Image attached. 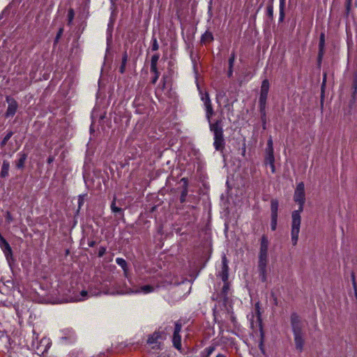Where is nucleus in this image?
<instances>
[{"label":"nucleus","mask_w":357,"mask_h":357,"mask_svg":"<svg viewBox=\"0 0 357 357\" xmlns=\"http://www.w3.org/2000/svg\"><path fill=\"white\" fill-rule=\"evenodd\" d=\"M125 66L126 65L122 64L121 68H120V71H121V73H123L124 72Z\"/></svg>","instance_id":"39"},{"label":"nucleus","mask_w":357,"mask_h":357,"mask_svg":"<svg viewBox=\"0 0 357 357\" xmlns=\"http://www.w3.org/2000/svg\"><path fill=\"white\" fill-rule=\"evenodd\" d=\"M6 102L8 105L5 115L6 117L13 116L17 112L18 104L14 98L10 97L6 98Z\"/></svg>","instance_id":"9"},{"label":"nucleus","mask_w":357,"mask_h":357,"mask_svg":"<svg viewBox=\"0 0 357 357\" xmlns=\"http://www.w3.org/2000/svg\"><path fill=\"white\" fill-rule=\"evenodd\" d=\"M26 160V155L24 153H20V158L18 159L17 162V167L19 169L23 168L24 165V162Z\"/></svg>","instance_id":"17"},{"label":"nucleus","mask_w":357,"mask_h":357,"mask_svg":"<svg viewBox=\"0 0 357 357\" xmlns=\"http://www.w3.org/2000/svg\"><path fill=\"white\" fill-rule=\"evenodd\" d=\"M231 109H232V107L231 106H229V110H230Z\"/></svg>","instance_id":"47"},{"label":"nucleus","mask_w":357,"mask_h":357,"mask_svg":"<svg viewBox=\"0 0 357 357\" xmlns=\"http://www.w3.org/2000/svg\"><path fill=\"white\" fill-rule=\"evenodd\" d=\"M52 161H53V158L50 157V158L47 159V162H48V163H51V162H52Z\"/></svg>","instance_id":"40"},{"label":"nucleus","mask_w":357,"mask_h":357,"mask_svg":"<svg viewBox=\"0 0 357 357\" xmlns=\"http://www.w3.org/2000/svg\"><path fill=\"white\" fill-rule=\"evenodd\" d=\"M12 135H13V132H10L7 133V135L4 137V138L3 139V140L1 142V145L2 146H5L7 142L12 137Z\"/></svg>","instance_id":"27"},{"label":"nucleus","mask_w":357,"mask_h":357,"mask_svg":"<svg viewBox=\"0 0 357 357\" xmlns=\"http://www.w3.org/2000/svg\"><path fill=\"white\" fill-rule=\"evenodd\" d=\"M105 248L100 249L99 252H98L99 257H102L105 254Z\"/></svg>","instance_id":"36"},{"label":"nucleus","mask_w":357,"mask_h":357,"mask_svg":"<svg viewBox=\"0 0 357 357\" xmlns=\"http://www.w3.org/2000/svg\"><path fill=\"white\" fill-rule=\"evenodd\" d=\"M201 95V100L204 102L205 111L207 110H211L213 109L212 103L209 97V95L208 93H203L202 92H200Z\"/></svg>","instance_id":"12"},{"label":"nucleus","mask_w":357,"mask_h":357,"mask_svg":"<svg viewBox=\"0 0 357 357\" xmlns=\"http://www.w3.org/2000/svg\"><path fill=\"white\" fill-rule=\"evenodd\" d=\"M291 323L294 335L296 347L299 351H301L303 347L304 340L303 338L302 325L299 317L296 314H293L291 316Z\"/></svg>","instance_id":"4"},{"label":"nucleus","mask_w":357,"mask_h":357,"mask_svg":"<svg viewBox=\"0 0 357 357\" xmlns=\"http://www.w3.org/2000/svg\"><path fill=\"white\" fill-rule=\"evenodd\" d=\"M266 151H273V145L272 138L270 137L267 142V148Z\"/></svg>","instance_id":"26"},{"label":"nucleus","mask_w":357,"mask_h":357,"mask_svg":"<svg viewBox=\"0 0 357 357\" xmlns=\"http://www.w3.org/2000/svg\"><path fill=\"white\" fill-rule=\"evenodd\" d=\"M153 290H154V288L153 286L147 284V285L142 286L138 289H130L129 291H110L109 290H106L103 292V294H107V295L126 294H149V293L153 291Z\"/></svg>","instance_id":"6"},{"label":"nucleus","mask_w":357,"mask_h":357,"mask_svg":"<svg viewBox=\"0 0 357 357\" xmlns=\"http://www.w3.org/2000/svg\"><path fill=\"white\" fill-rule=\"evenodd\" d=\"M62 33H63V29H60L59 32H58V33H57V36H56V38L57 39L60 38V36H61Z\"/></svg>","instance_id":"37"},{"label":"nucleus","mask_w":357,"mask_h":357,"mask_svg":"<svg viewBox=\"0 0 357 357\" xmlns=\"http://www.w3.org/2000/svg\"><path fill=\"white\" fill-rule=\"evenodd\" d=\"M160 337V333L159 332H155L149 337L147 343L153 345V347H155L159 342L158 340Z\"/></svg>","instance_id":"13"},{"label":"nucleus","mask_w":357,"mask_h":357,"mask_svg":"<svg viewBox=\"0 0 357 357\" xmlns=\"http://www.w3.org/2000/svg\"><path fill=\"white\" fill-rule=\"evenodd\" d=\"M285 0H280V21H283L284 17Z\"/></svg>","instance_id":"19"},{"label":"nucleus","mask_w":357,"mask_h":357,"mask_svg":"<svg viewBox=\"0 0 357 357\" xmlns=\"http://www.w3.org/2000/svg\"><path fill=\"white\" fill-rule=\"evenodd\" d=\"M213 40V34L211 32L206 31L202 37V40L204 43L211 42Z\"/></svg>","instance_id":"20"},{"label":"nucleus","mask_w":357,"mask_h":357,"mask_svg":"<svg viewBox=\"0 0 357 357\" xmlns=\"http://www.w3.org/2000/svg\"><path fill=\"white\" fill-rule=\"evenodd\" d=\"M279 203L277 199H272L271 201V216L278 217Z\"/></svg>","instance_id":"14"},{"label":"nucleus","mask_w":357,"mask_h":357,"mask_svg":"<svg viewBox=\"0 0 357 357\" xmlns=\"http://www.w3.org/2000/svg\"><path fill=\"white\" fill-rule=\"evenodd\" d=\"M116 262L123 269L124 272L126 273L127 263L126 260L122 258H116Z\"/></svg>","instance_id":"22"},{"label":"nucleus","mask_w":357,"mask_h":357,"mask_svg":"<svg viewBox=\"0 0 357 357\" xmlns=\"http://www.w3.org/2000/svg\"><path fill=\"white\" fill-rule=\"evenodd\" d=\"M267 15L270 17H273V6L272 5H270L267 7Z\"/></svg>","instance_id":"28"},{"label":"nucleus","mask_w":357,"mask_h":357,"mask_svg":"<svg viewBox=\"0 0 357 357\" xmlns=\"http://www.w3.org/2000/svg\"><path fill=\"white\" fill-rule=\"evenodd\" d=\"M159 59L158 55H153L151 58V71L153 73H157V63Z\"/></svg>","instance_id":"16"},{"label":"nucleus","mask_w":357,"mask_h":357,"mask_svg":"<svg viewBox=\"0 0 357 357\" xmlns=\"http://www.w3.org/2000/svg\"><path fill=\"white\" fill-rule=\"evenodd\" d=\"M8 170H9V163L6 161H3L2 167H1V176L2 177L7 176L8 174Z\"/></svg>","instance_id":"18"},{"label":"nucleus","mask_w":357,"mask_h":357,"mask_svg":"<svg viewBox=\"0 0 357 357\" xmlns=\"http://www.w3.org/2000/svg\"><path fill=\"white\" fill-rule=\"evenodd\" d=\"M271 227L272 231H275L277 228L278 217L271 216Z\"/></svg>","instance_id":"23"},{"label":"nucleus","mask_w":357,"mask_h":357,"mask_svg":"<svg viewBox=\"0 0 357 357\" xmlns=\"http://www.w3.org/2000/svg\"><path fill=\"white\" fill-rule=\"evenodd\" d=\"M222 271L220 273V277L224 282L228 280L229 278V266L227 257L224 255L222 259Z\"/></svg>","instance_id":"10"},{"label":"nucleus","mask_w":357,"mask_h":357,"mask_svg":"<svg viewBox=\"0 0 357 357\" xmlns=\"http://www.w3.org/2000/svg\"><path fill=\"white\" fill-rule=\"evenodd\" d=\"M210 130L213 134V146L215 150L222 151L225 146L222 120H217L213 123H211Z\"/></svg>","instance_id":"3"},{"label":"nucleus","mask_w":357,"mask_h":357,"mask_svg":"<svg viewBox=\"0 0 357 357\" xmlns=\"http://www.w3.org/2000/svg\"><path fill=\"white\" fill-rule=\"evenodd\" d=\"M173 344L174 346L178 349H180L181 347V337L180 334L174 333L173 335Z\"/></svg>","instance_id":"15"},{"label":"nucleus","mask_w":357,"mask_h":357,"mask_svg":"<svg viewBox=\"0 0 357 357\" xmlns=\"http://www.w3.org/2000/svg\"><path fill=\"white\" fill-rule=\"evenodd\" d=\"M232 74V68H229V76H231Z\"/></svg>","instance_id":"42"},{"label":"nucleus","mask_w":357,"mask_h":357,"mask_svg":"<svg viewBox=\"0 0 357 357\" xmlns=\"http://www.w3.org/2000/svg\"><path fill=\"white\" fill-rule=\"evenodd\" d=\"M228 289H229V283L227 281L224 284V286L222 287V291L226 294H227Z\"/></svg>","instance_id":"31"},{"label":"nucleus","mask_w":357,"mask_h":357,"mask_svg":"<svg viewBox=\"0 0 357 357\" xmlns=\"http://www.w3.org/2000/svg\"><path fill=\"white\" fill-rule=\"evenodd\" d=\"M7 219L9 220H10V215L8 213L7 214Z\"/></svg>","instance_id":"43"},{"label":"nucleus","mask_w":357,"mask_h":357,"mask_svg":"<svg viewBox=\"0 0 357 357\" xmlns=\"http://www.w3.org/2000/svg\"><path fill=\"white\" fill-rule=\"evenodd\" d=\"M111 209L113 213H121L122 212V209L121 208H119L116 206L115 205V200H114L111 204Z\"/></svg>","instance_id":"25"},{"label":"nucleus","mask_w":357,"mask_h":357,"mask_svg":"<svg viewBox=\"0 0 357 357\" xmlns=\"http://www.w3.org/2000/svg\"><path fill=\"white\" fill-rule=\"evenodd\" d=\"M216 357H225V356L222 354H218V355H217Z\"/></svg>","instance_id":"44"},{"label":"nucleus","mask_w":357,"mask_h":357,"mask_svg":"<svg viewBox=\"0 0 357 357\" xmlns=\"http://www.w3.org/2000/svg\"><path fill=\"white\" fill-rule=\"evenodd\" d=\"M214 114V111H213V109H211V110H207L206 112V119L209 123V126L211 125V123H213L214 122H211V117Z\"/></svg>","instance_id":"24"},{"label":"nucleus","mask_w":357,"mask_h":357,"mask_svg":"<svg viewBox=\"0 0 357 357\" xmlns=\"http://www.w3.org/2000/svg\"><path fill=\"white\" fill-rule=\"evenodd\" d=\"M126 61H127V56H126V55H125V56H123V58L122 64L126 65Z\"/></svg>","instance_id":"38"},{"label":"nucleus","mask_w":357,"mask_h":357,"mask_svg":"<svg viewBox=\"0 0 357 357\" xmlns=\"http://www.w3.org/2000/svg\"><path fill=\"white\" fill-rule=\"evenodd\" d=\"M0 245L6 258V260L8 261V264L10 266L11 263L13 261V259L12 250L10 245L3 237H1Z\"/></svg>","instance_id":"8"},{"label":"nucleus","mask_w":357,"mask_h":357,"mask_svg":"<svg viewBox=\"0 0 357 357\" xmlns=\"http://www.w3.org/2000/svg\"><path fill=\"white\" fill-rule=\"evenodd\" d=\"M352 278H353V281H354V282H355V277H354V274H352Z\"/></svg>","instance_id":"45"},{"label":"nucleus","mask_w":357,"mask_h":357,"mask_svg":"<svg viewBox=\"0 0 357 357\" xmlns=\"http://www.w3.org/2000/svg\"><path fill=\"white\" fill-rule=\"evenodd\" d=\"M294 199L299 204V208L294 211L291 213V237L293 245H296L298 243L301 224V213L303 210V205L305 202V185L303 182L297 185Z\"/></svg>","instance_id":"1"},{"label":"nucleus","mask_w":357,"mask_h":357,"mask_svg":"<svg viewBox=\"0 0 357 357\" xmlns=\"http://www.w3.org/2000/svg\"><path fill=\"white\" fill-rule=\"evenodd\" d=\"M155 74V77L153 79V83L155 84L156 82V81L158 80V77H159V73L157 71V73H154Z\"/></svg>","instance_id":"35"},{"label":"nucleus","mask_w":357,"mask_h":357,"mask_svg":"<svg viewBox=\"0 0 357 357\" xmlns=\"http://www.w3.org/2000/svg\"><path fill=\"white\" fill-rule=\"evenodd\" d=\"M269 82L267 79H264L261 86V90H260V96H259V108L260 110L264 111L266 108V100L268 97V93L269 91Z\"/></svg>","instance_id":"7"},{"label":"nucleus","mask_w":357,"mask_h":357,"mask_svg":"<svg viewBox=\"0 0 357 357\" xmlns=\"http://www.w3.org/2000/svg\"><path fill=\"white\" fill-rule=\"evenodd\" d=\"M268 244L269 241L267 236H263L261 239L259 255V269L263 281L266 280Z\"/></svg>","instance_id":"2"},{"label":"nucleus","mask_w":357,"mask_h":357,"mask_svg":"<svg viewBox=\"0 0 357 357\" xmlns=\"http://www.w3.org/2000/svg\"><path fill=\"white\" fill-rule=\"evenodd\" d=\"M255 309H256V311H257V313L258 319H259V318H260V312H259V303H256Z\"/></svg>","instance_id":"33"},{"label":"nucleus","mask_w":357,"mask_h":357,"mask_svg":"<svg viewBox=\"0 0 357 357\" xmlns=\"http://www.w3.org/2000/svg\"><path fill=\"white\" fill-rule=\"evenodd\" d=\"M213 351V348H209L208 349V354L209 355L211 353H212Z\"/></svg>","instance_id":"41"},{"label":"nucleus","mask_w":357,"mask_h":357,"mask_svg":"<svg viewBox=\"0 0 357 357\" xmlns=\"http://www.w3.org/2000/svg\"><path fill=\"white\" fill-rule=\"evenodd\" d=\"M324 42H325L324 34L321 33V36H320V40H319V56L320 59H321V56L323 54V49H324Z\"/></svg>","instance_id":"21"},{"label":"nucleus","mask_w":357,"mask_h":357,"mask_svg":"<svg viewBox=\"0 0 357 357\" xmlns=\"http://www.w3.org/2000/svg\"><path fill=\"white\" fill-rule=\"evenodd\" d=\"M158 49V45L157 40H156V39H154L153 47H152V50L153 51H155Z\"/></svg>","instance_id":"32"},{"label":"nucleus","mask_w":357,"mask_h":357,"mask_svg":"<svg viewBox=\"0 0 357 357\" xmlns=\"http://www.w3.org/2000/svg\"><path fill=\"white\" fill-rule=\"evenodd\" d=\"M216 99H217V102H218L219 95H217Z\"/></svg>","instance_id":"46"},{"label":"nucleus","mask_w":357,"mask_h":357,"mask_svg":"<svg viewBox=\"0 0 357 357\" xmlns=\"http://www.w3.org/2000/svg\"><path fill=\"white\" fill-rule=\"evenodd\" d=\"M266 158H265V164L269 165L271 169L272 173L275 172V158L273 155V151H266Z\"/></svg>","instance_id":"11"},{"label":"nucleus","mask_w":357,"mask_h":357,"mask_svg":"<svg viewBox=\"0 0 357 357\" xmlns=\"http://www.w3.org/2000/svg\"><path fill=\"white\" fill-rule=\"evenodd\" d=\"M73 15H74V13H73V10H70L69 13H68V18H69L70 22L72 21V20L73 18Z\"/></svg>","instance_id":"34"},{"label":"nucleus","mask_w":357,"mask_h":357,"mask_svg":"<svg viewBox=\"0 0 357 357\" xmlns=\"http://www.w3.org/2000/svg\"><path fill=\"white\" fill-rule=\"evenodd\" d=\"M234 60H235V55H234V54H232L231 55V57L229 59V68H233Z\"/></svg>","instance_id":"29"},{"label":"nucleus","mask_w":357,"mask_h":357,"mask_svg":"<svg viewBox=\"0 0 357 357\" xmlns=\"http://www.w3.org/2000/svg\"><path fill=\"white\" fill-rule=\"evenodd\" d=\"M102 294L101 291H95L90 289L89 291L82 290L78 294H74L69 296L67 302H80L84 301L91 296H98Z\"/></svg>","instance_id":"5"},{"label":"nucleus","mask_w":357,"mask_h":357,"mask_svg":"<svg viewBox=\"0 0 357 357\" xmlns=\"http://www.w3.org/2000/svg\"><path fill=\"white\" fill-rule=\"evenodd\" d=\"M181 330V324L176 322L175 324V329L174 333L179 334Z\"/></svg>","instance_id":"30"}]
</instances>
